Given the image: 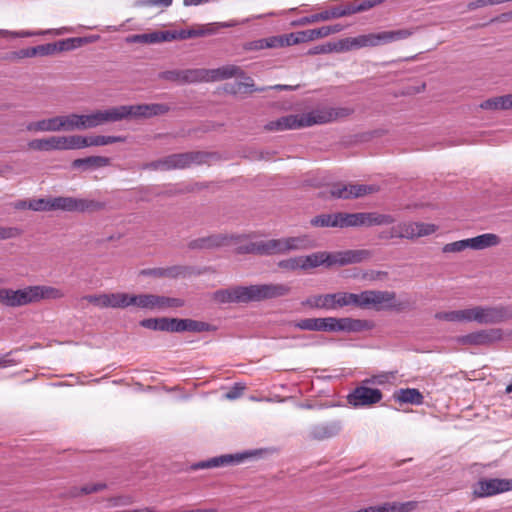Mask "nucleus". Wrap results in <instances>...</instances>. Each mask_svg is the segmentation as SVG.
I'll list each match as a JSON object with an SVG mask.
<instances>
[{"label":"nucleus","instance_id":"nucleus-53","mask_svg":"<svg viewBox=\"0 0 512 512\" xmlns=\"http://www.w3.org/2000/svg\"><path fill=\"white\" fill-rule=\"evenodd\" d=\"M210 325L206 322L186 319V331L190 332H204L209 331Z\"/></svg>","mask_w":512,"mask_h":512},{"label":"nucleus","instance_id":"nucleus-21","mask_svg":"<svg viewBox=\"0 0 512 512\" xmlns=\"http://www.w3.org/2000/svg\"><path fill=\"white\" fill-rule=\"evenodd\" d=\"M285 254L293 251H301L314 248L315 240L308 234L298 236L283 237Z\"/></svg>","mask_w":512,"mask_h":512},{"label":"nucleus","instance_id":"nucleus-37","mask_svg":"<svg viewBox=\"0 0 512 512\" xmlns=\"http://www.w3.org/2000/svg\"><path fill=\"white\" fill-rule=\"evenodd\" d=\"M340 213L321 214L311 220V225L315 227H341Z\"/></svg>","mask_w":512,"mask_h":512},{"label":"nucleus","instance_id":"nucleus-31","mask_svg":"<svg viewBox=\"0 0 512 512\" xmlns=\"http://www.w3.org/2000/svg\"><path fill=\"white\" fill-rule=\"evenodd\" d=\"M110 164V159L103 156H90L87 158L75 159L72 162L73 168H82L83 170H92L106 167Z\"/></svg>","mask_w":512,"mask_h":512},{"label":"nucleus","instance_id":"nucleus-20","mask_svg":"<svg viewBox=\"0 0 512 512\" xmlns=\"http://www.w3.org/2000/svg\"><path fill=\"white\" fill-rule=\"evenodd\" d=\"M292 327L306 331L333 332L334 317L325 318H304L293 321Z\"/></svg>","mask_w":512,"mask_h":512},{"label":"nucleus","instance_id":"nucleus-26","mask_svg":"<svg viewBox=\"0 0 512 512\" xmlns=\"http://www.w3.org/2000/svg\"><path fill=\"white\" fill-rule=\"evenodd\" d=\"M186 268L183 266L147 268L140 271L142 276H151L154 278H177L185 274Z\"/></svg>","mask_w":512,"mask_h":512},{"label":"nucleus","instance_id":"nucleus-3","mask_svg":"<svg viewBox=\"0 0 512 512\" xmlns=\"http://www.w3.org/2000/svg\"><path fill=\"white\" fill-rule=\"evenodd\" d=\"M28 206L32 211L62 210L67 212L80 213L95 212L105 208V204L103 202L93 199L76 198L70 196H60L48 199H31L29 200Z\"/></svg>","mask_w":512,"mask_h":512},{"label":"nucleus","instance_id":"nucleus-6","mask_svg":"<svg viewBox=\"0 0 512 512\" xmlns=\"http://www.w3.org/2000/svg\"><path fill=\"white\" fill-rule=\"evenodd\" d=\"M209 154L200 151H191L166 156L162 159L145 163L143 170L169 171L173 169H185L193 164H202L207 161Z\"/></svg>","mask_w":512,"mask_h":512},{"label":"nucleus","instance_id":"nucleus-64","mask_svg":"<svg viewBox=\"0 0 512 512\" xmlns=\"http://www.w3.org/2000/svg\"><path fill=\"white\" fill-rule=\"evenodd\" d=\"M462 322H476L477 323V315H476V306L462 309Z\"/></svg>","mask_w":512,"mask_h":512},{"label":"nucleus","instance_id":"nucleus-15","mask_svg":"<svg viewBox=\"0 0 512 512\" xmlns=\"http://www.w3.org/2000/svg\"><path fill=\"white\" fill-rule=\"evenodd\" d=\"M512 490V480L488 479L479 481L473 493L476 497H489Z\"/></svg>","mask_w":512,"mask_h":512},{"label":"nucleus","instance_id":"nucleus-1","mask_svg":"<svg viewBox=\"0 0 512 512\" xmlns=\"http://www.w3.org/2000/svg\"><path fill=\"white\" fill-rule=\"evenodd\" d=\"M290 291L291 287L284 283L233 286L215 291L212 299L218 304L260 302L286 296Z\"/></svg>","mask_w":512,"mask_h":512},{"label":"nucleus","instance_id":"nucleus-48","mask_svg":"<svg viewBox=\"0 0 512 512\" xmlns=\"http://www.w3.org/2000/svg\"><path fill=\"white\" fill-rule=\"evenodd\" d=\"M106 487L105 484L98 483V484H86L82 486L80 489L74 488L70 494L72 497H78L83 494H91L98 491L103 490Z\"/></svg>","mask_w":512,"mask_h":512},{"label":"nucleus","instance_id":"nucleus-22","mask_svg":"<svg viewBox=\"0 0 512 512\" xmlns=\"http://www.w3.org/2000/svg\"><path fill=\"white\" fill-rule=\"evenodd\" d=\"M207 82L221 81L232 77H244L245 72L236 65H225L216 69H206Z\"/></svg>","mask_w":512,"mask_h":512},{"label":"nucleus","instance_id":"nucleus-56","mask_svg":"<svg viewBox=\"0 0 512 512\" xmlns=\"http://www.w3.org/2000/svg\"><path fill=\"white\" fill-rule=\"evenodd\" d=\"M22 230L18 227L0 226V240H8L22 235Z\"/></svg>","mask_w":512,"mask_h":512},{"label":"nucleus","instance_id":"nucleus-35","mask_svg":"<svg viewBox=\"0 0 512 512\" xmlns=\"http://www.w3.org/2000/svg\"><path fill=\"white\" fill-rule=\"evenodd\" d=\"M207 72L204 68L182 70V84L207 82Z\"/></svg>","mask_w":512,"mask_h":512},{"label":"nucleus","instance_id":"nucleus-58","mask_svg":"<svg viewBox=\"0 0 512 512\" xmlns=\"http://www.w3.org/2000/svg\"><path fill=\"white\" fill-rule=\"evenodd\" d=\"M168 332L186 331V319L168 318Z\"/></svg>","mask_w":512,"mask_h":512},{"label":"nucleus","instance_id":"nucleus-16","mask_svg":"<svg viewBox=\"0 0 512 512\" xmlns=\"http://www.w3.org/2000/svg\"><path fill=\"white\" fill-rule=\"evenodd\" d=\"M127 120L150 118L165 114L169 111V107L162 103L125 105Z\"/></svg>","mask_w":512,"mask_h":512},{"label":"nucleus","instance_id":"nucleus-61","mask_svg":"<svg viewBox=\"0 0 512 512\" xmlns=\"http://www.w3.org/2000/svg\"><path fill=\"white\" fill-rule=\"evenodd\" d=\"M283 37V46H291L303 42L302 36L298 33L281 35Z\"/></svg>","mask_w":512,"mask_h":512},{"label":"nucleus","instance_id":"nucleus-54","mask_svg":"<svg viewBox=\"0 0 512 512\" xmlns=\"http://www.w3.org/2000/svg\"><path fill=\"white\" fill-rule=\"evenodd\" d=\"M159 78L162 80L176 82L182 84V70H167L159 73Z\"/></svg>","mask_w":512,"mask_h":512},{"label":"nucleus","instance_id":"nucleus-41","mask_svg":"<svg viewBox=\"0 0 512 512\" xmlns=\"http://www.w3.org/2000/svg\"><path fill=\"white\" fill-rule=\"evenodd\" d=\"M104 308L124 309V292L104 293Z\"/></svg>","mask_w":512,"mask_h":512},{"label":"nucleus","instance_id":"nucleus-40","mask_svg":"<svg viewBox=\"0 0 512 512\" xmlns=\"http://www.w3.org/2000/svg\"><path fill=\"white\" fill-rule=\"evenodd\" d=\"M140 325L144 328L155 330V331H167L168 332V318H147L140 321Z\"/></svg>","mask_w":512,"mask_h":512},{"label":"nucleus","instance_id":"nucleus-47","mask_svg":"<svg viewBox=\"0 0 512 512\" xmlns=\"http://www.w3.org/2000/svg\"><path fill=\"white\" fill-rule=\"evenodd\" d=\"M277 265L280 269L285 270V271L302 270L300 256H295V257H291L288 259L280 260Z\"/></svg>","mask_w":512,"mask_h":512},{"label":"nucleus","instance_id":"nucleus-13","mask_svg":"<svg viewBox=\"0 0 512 512\" xmlns=\"http://www.w3.org/2000/svg\"><path fill=\"white\" fill-rule=\"evenodd\" d=\"M88 128H95L108 123L127 120L125 105L112 106L104 110H95L87 114Z\"/></svg>","mask_w":512,"mask_h":512},{"label":"nucleus","instance_id":"nucleus-27","mask_svg":"<svg viewBox=\"0 0 512 512\" xmlns=\"http://www.w3.org/2000/svg\"><path fill=\"white\" fill-rule=\"evenodd\" d=\"M367 321L349 317L335 318L333 332H360L367 328Z\"/></svg>","mask_w":512,"mask_h":512},{"label":"nucleus","instance_id":"nucleus-38","mask_svg":"<svg viewBox=\"0 0 512 512\" xmlns=\"http://www.w3.org/2000/svg\"><path fill=\"white\" fill-rule=\"evenodd\" d=\"M154 310H164L170 307H182L184 305L183 300L179 298H172L166 296H159L153 294Z\"/></svg>","mask_w":512,"mask_h":512},{"label":"nucleus","instance_id":"nucleus-12","mask_svg":"<svg viewBox=\"0 0 512 512\" xmlns=\"http://www.w3.org/2000/svg\"><path fill=\"white\" fill-rule=\"evenodd\" d=\"M383 394L379 389L370 388L362 382L347 396V401L355 408L372 406L382 400Z\"/></svg>","mask_w":512,"mask_h":512},{"label":"nucleus","instance_id":"nucleus-51","mask_svg":"<svg viewBox=\"0 0 512 512\" xmlns=\"http://www.w3.org/2000/svg\"><path fill=\"white\" fill-rule=\"evenodd\" d=\"M435 318L448 322H462L461 310L437 312Z\"/></svg>","mask_w":512,"mask_h":512},{"label":"nucleus","instance_id":"nucleus-10","mask_svg":"<svg viewBox=\"0 0 512 512\" xmlns=\"http://www.w3.org/2000/svg\"><path fill=\"white\" fill-rule=\"evenodd\" d=\"M477 323L493 325L512 319V305L476 306Z\"/></svg>","mask_w":512,"mask_h":512},{"label":"nucleus","instance_id":"nucleus-2","mask_svg":"<svg viewBox=\"0 0 512 512\" xmlns=\"http://www.w3.org/2000/svg\"><path fill=\"white\" fill-rule=\"evenodd\" d=\"M352 113L353 110L351 108H339L314 110L304 114H291L269 122L266 125V129L270 131L299 129L315 124L328 123L335 120L336 118L349 116Z\"/></svg>","mask_w":512,"mask_h":512},{"label":"nucleus","instance_id":"nucleus-57","mask_svg":"<svg viewBox=\"0 0 512 512\" xmlns=\"http://www.w3.org/2000/svg\"><path fill=\"white\" fill-rule=\"evenodd\" d=\"M417 226H418L417 233H416L417 238L431 235L434 232H436L438 229V227L432 223L417 222Z\"/></svg>","mask_w":512,"mask_h":512},{"label":"nucleus","instance_id":"nucleus-43","mask_svg":"<svg viewBox=\"0 0 512 512\" xmlns=\"http://www.w3.org/2000/svg\"><path fill=\"white\" fill-rule=\"evenodd\" d=\"M64 29L59 30H47V31H39V32H31V31H19V32H13L9 30L0 29V35L3 37L11 36V37H31L35 35H44L47 33L54 32L57 35H60L63 33Z\"/></svg>","mask_w":512,"mask_h":512},{"label":"nucleus","instance_id":"nucleus-8","mask_svg":"<svg viewBox=\"0 0 512 512\" xmlns=\"http://www.w3.org/2000/svg\"><path fill=\"white\" fill-rule=\"evenodd\" d=\"M314 309L336 310L353 305V293L337 292L309 296L302 303Z\"/></svg>","mask_w":512,"mask_h":512},{"label":"nucleus","instance_id":"nucleus-11","mask_svg":"<svg viewBox=\"0 0 512 512\" xmlns=\"http://www.w3.org/2000/svg\"><path fill=\"white\" fill-rule=\"evenodd\" d=\"M503 339V331L499 328L478 330L458 336L456 342L468 346H488Z\"/></svg>","mask_w":512,"mask_h":512},{"label":"nucleus","instance_id":"nucleus-59","mask_svg":"<svg viewBox=\"0 0 512 512\" xmlns=\"http://www.w3.org/2000/svg\"><path fill=\"white\" fill-rule=\"evenodd\" d=\"M141 301V294L124 293V309L130 306L139 308Z\"/></svg>","mask_w":512,"mask_h":512},{"label":"nucleus","instance_id":"nucleus-25","mask_svg":"<svg viewBox=\"0 0 512 512\" xmlns=\"http://www.w3.org/2000/svg\"><path fill=\"white\" fill-rule=\"evenodd\" d=\"M61 131L86 130L88 128L87 114L76 113L59 115Z\"/></svg>","mask_w":512,"mask_h":512},{"label":"nucleus","instance_id":"nucleus-49","mask_svg":"<svg viewBox=\"0 0 512 512\" xmlns=\"http://www.w3.org/2000/svg\"><path fill=\"white\" fill-rule=\"evenodd\" d=\"M333 18H341L353 15L351 3H340L330 8Z\"/></svg>","mask_w":512,"mask_h":512},{"label":"nucleus","instance_id":"nucleus-55","mask_svg":"<svg viewBox=\"0 0 512 512\" xmlns=\"http://www.w3.org/2000/svg\"><path fill=\"white\" fill-rule=\"evenodd\" d=\"M331 52H337L338 53V44L335 43H327L323 45L316 46L309 50L308 54L310 55H316V54H326Z\"/></svg>","mask_w":512,"mask_h":512},{"label":"nucleus","instance_id":"nucleus-4","mask_svg":"<svg viewBox=\"0 0 512 512\" xmlns=\"http://www.w3.org/2000/svg\"><path fill=\"white\" fill-rule=\"evenodd\" d=\"M372 257V252L367 249L345 250L334 253L315 252L310 255L300 256L302 270L317 268L321 265L328 267L333 265L345 266L366 261Z\"/></svg>","mask_w":512,"mask_h":512},{"label":"nucleus","instance_id":"nucleus-33","mask_svg":"<svg viewBox=\"0 0 512 512\" xmlns=\"http://www.w3.org/2000/svg\"><path fill=\"white\" fill-rule=\"evenodd\" d=\"M417 222H405L394 226L391 229L390 237L413 239L417 238Z\"/></svg>","mask_w":512,"mask_h":512},{"label":"nucleus","instance_id":"nucleus-14","mask_svg":"<svg viewBox=\"0 0 512 512\" xmlns=\"http://www.w3.org/2000/svg\"><path fill=\"white\" fill-rule=\"evenodd\" d=\"M377 189L372 185L363 184H335L330 189V194L334 198H358L375 192Z\"/></svg>","mask_w":512,"mask_h":512},{"label":"nucleus","instance_id":"nucleus-60","mask_svg":"<svg viewBox=\"0 0 512 512\" xmlns=\"http://www.w3.org/2000/svg\"><path fill=\"white\" fill-rule=\"evenodd\" d=\"M76 42L80 43L81 39L70 38V39L61 40L58 43H56L57 51H66V50L74 49L76 47V45H75Z\"/></svg>","mask_w":512,"mask_h":512},{"label":"nucleus","instance_id":"nucleus-19","mask_svg":"<svg viewBox=\"0 0 512 512\" xmlns=\"http://www.w3.org/2000/svg\"><path fill=\"white\" fill-rule=\"evenodd\" d=\"M248 457L247 453L226 454L213 457L209 460L200 461L191 465L192 470L209 469L241 463Z\"/></svg>","mask_w":512,"mask_h":512},{"label":"nucleus","instance_id":"nucleus-45","mask_svg":"<svg viewBox=\"0 0 512 512\" xmlns=\"http://www.w3.org/2000/svg\"><path fill=\"white\" fill-rule=\"evenodd\" d=\"M277 47H284L283 46V37H281V35L258 40L255 42V45H254V48H256V49L277 48Z\"/></svg>","mask_w":512,"mask_h":512},{"label":"nucleus","instance_id":"nucleus-30","mask_svg":"<svg viewBox=\"0 0 512 512\" xmlns=\"http://www.w3.org/2000/svg\"><path fill=\"white\" fill-rule=\"evenodd\" d=\"M479 107L490 111L512 109V94L489 98L483 101Z\"/></svg>","mask_w":512,"mask_h":512},{"label":"nucleus","instance_id":"nucleus-28","mask_svg":"<svg viewBox=\"0 0 512 512\" xmlns=\"http://www.w3.org/2000/svg\"><path fill=\"white\" fill-rule=\"evenodd\" d=\"M59 116L30 122L26 126L29 132H59L61 131Z\"/></svg>","mask_w":512,"mask_h":512},{"label":"nucleus","instance_id":"nucleus-63","mask_svg":"<svg viewBox=\"0 0 512 512\" xmlns=\"http://www.w3.org/2000/svg\"><path fill=\"white\" fill-rule=\"evenodd\" d=\"M202 36H203V32L200 31V27L179 31V40L195 38V37H202Z\"/></svg>","mask_w":512,"mask_h":512},{"label":"nucleus","instance_id":"nucleus-32","mask_svg":"<svg viewBox=\"0 0 512 512\" xmlns=\"http://www.w3.org/2000/svg\"><path fill=\"white\" fill-rule=\"evenodd\" d=\"M394 398L401 403L420 405L423 403V396L418 389H400L394 393Z\"/></svg>","mask_w":512,"mask_h":512},{"label":"nucleus","instance_id":"nucleus-62","mask_svg":"<svg viewBox=\"0 0 512 512\" xmlns=\"http://www.w3.org/2000/svg\"><path fill=\"white\" fill-rule=\"evenodd\" d=\"M82 300H85L96 307L104 308V293L102 294H94V295H86L82 298Z\"/></svg>","mask_w":512,"mask_h":512},{"label":"nucleus","instance_id":"nucleus-7","mask_svg":"<svg viewBox=\"0 0 512 512\" xmlns=\"http://www.w3.org/2000/svg\"><path fill=\"white\" fill-rule=\"evenodd\" d=\"M353 306L381 311L399 309L401 304L396 302V293L393 291L365 290L359 294L353 293Z\"/></svg>","mask_w":512,"mask_h":512},{"label":"nucleus","instance_id":"nucleus-17","mask_svg":"<svg viewBox=\"0 0 512 512\" xmlns=\"http://www.w3.org/2000/svg\"><path fill=\"white\" fill-rule=\"evenodd\" d=\"M0 304L8 307L31 304L30 286L18 290L0 288Z\"/></svg>","mask_w":512,"mask_h":512},{"label":"nucleus","instance_id":"nucleus-52","mask_svg":"<svg viewBox=\"0 0 512 512\" xmlns=\"http://www.w3.org/2000/svg\"><path fill=\"white\" fill-rule=\"evenodd\" d=\"M324 26L316 29L306 30L299 32L302 36L303 42L313 41L319 38L326 37Z\"/></svg>","mask_w":512,"mask_h":512},{"label":"nucleus","instance_id":"nucleus-44","mask_svg":"<svg viewBox=\"0 0 512 512\" xmlns=\"http://www.w3.org/2000/svg\"><path fill=\"white\" fill-rule=\"evenodd\" d=\"M341 228L362 226V212L360 213H340Z\"/></svg>","mask_w":512,"mask_h":512},{"label":"nucleus","instance_id":"nucleus-34","mask_svg":"<svg viewBox=\"0 0 512 512\" xmlns=\"http://www.w3.org/2000/svg\"><path fill=\"white\" fill-rule=\"evenodd\" d=\"M362 226L389 225L394 223L395 219L389 214H380L376 212H362Z\"/></svg>","mask_w":512,"mask_h":512},{"label":"nucleus","instance_id":"nucleus-42","mask_svg":"<svg viewBox=\"0 0 512 512\" xmlns=\"http://www.w3.org/2000/svg\"><path fill=\"white\" fill-rule=\"evenodd\" d=\"M53 141L54 136L43 139H33L28 143V147L36 151H52L55 150Z\"/></svg>","mask_w":512,"mask_h":512},{"label":"nucleus","instance_id":"nucleus-29","mask_svg":"<svg viewBox=\"0 0 512 512\" xmlns=\"http://www.w3.org/2000/svg\"><path fill=\"white\" fill-rule=\"evenodd\" d=\"M245 78L244 82H234V83H227L224 86V90L226 93L229 94H241V93H252L255 91L263 92L266 90V88H256L254 81L250 77H243Z\"/></svg>","mask_w":512,"mask_h":512},{"label":"nucleus","instance_id":"nucleus-24","mask_svg":"<svg viewBox=\"0 0 512 512\" xmlns=\"http://www.w3.org/2000/svg\"><path fill=\"white\" fill-rule=\"evenodd\" d=\"M31 303L39 302L40 300L60 299L64 297L62 290L45 285L30 286Z\"/></svg>","mask_w":512,"mask_h":512},{"label":"nucleus","instance_id":"nucleus-36","mask_svg":"<svg viewBox=\"0 0 512 512\" xmlns=\"http://www.w3.org/2000/svg\"><path fill=\"white\" fill-rule=\"evenodd\" d=\"M263 256L285 255L283 238L262 240Z\"/></svg>","mask_w":512,"mask_h":512},{"label":"nucleus","instance_id":"nucleus-5","mask_svg":"<svg viewBox=\"0 0 512 512\" xmlns=\"http://www.w3.org/2000/svg\"><path fill=\"white\" fill-rule=\"evenodd\" d=\"M413 31L400 29L395 31H382L378 33L363 34L356 37H347L337 41L338 53L365 47H376L383 44L399 41L410 37Z\"/></svg>","mask_w":512,"mask_h":512},{"label":"nucleus","instance_id":"nucleus-46","mask_svg":"<svg viewBox=\"0 0 512 512\" xmlns=\"http://www.w3.org/2000/svg\"><path fill=\"white\" fill-rule=\"evenodd\" d=\"M262 240L249 242L244 245H240L237 248V253L239 254H256V255H262L263 256V249H262Z\"/></svg>","mask_w":512,"mask_h":512},{"label":"nucleus","instance_id":"nucleus-18","mask_svg":"<svg viewBox=\"0 0 512 512\" xmlns=\"http://www.w3.org/2000/svg\"><path fill=\"white\" fill-rule=\"evenodd\" d=\"M342 429L339 420L314 424L309 428L308 438L316 441H323L337 436Z\"/></svg>","mask_w":512,"mask_h":512},{"label":"nucleus","instance_id":"nucleus-39","mask_svg":"<svg viewBox=\"0 0 512 512\" xmlns=\"http://www.w3.org/2000/svg\"><path fill=\"white\" fill-rule=\"evenodd\" d=\"M87 147L90 146H105L113 143L124 142L125 138L122 136H105V135H95V136H86Z\"/></svg>","mask_w":512,"mask_h":512},{"label":"nucleus","instance_id":"nucleus-23","mask_svg":"<svg viewBox=\"0 0 512 512\" xmlns=\"http://www.w3.org/2000/svg\"><path fill=\"white\" fill-rule=\"evenodd\" d=\"M227 241L226 235L216 234L194 239L188 243V247L192 250L213 249L226 245Z\"/></svg>","mask_w":512,"mask_h":512},{"label":"nucleus","instance_id":"nucleus-50","mask_svg":"<svg viewBox=\"0 0 512 512\" xmlns=\"http://www.w3.org/2000/svg\"><path fill=\"white\" fill-rule=\"evenodd\" d=\"M87 147L86 136L71 135L67 136V150H77Z\"/></svg>","mask_w":512,"mask_h":512},{"label":"nucleus","instance_id":"nucleus-9","mask_svg":"<svg viewBox=\"0 0 512 512\" xmlns=\"http://www.w3.org/2000/svg\"><path fill=\"white\" fill-rule=\"evenodd\" d=\"M500 243V238L493 233H485L473 238L463 239L445 244L442 248L443 253H458L465 249L482 250L496 246Z\"/></svg>","mask_w":512,"mask_h":512}]
</instances>
